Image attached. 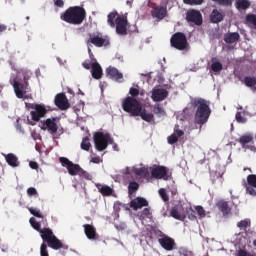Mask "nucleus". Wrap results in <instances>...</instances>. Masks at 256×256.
<instances>
[{
	"mask_svg": "<svg viewBox=\"0 0 256 256\" xmlns=\"http://www.w3.org/2000/svg\"><path fill=\"white\" fill-rule=\"evenodd\" d=\"M211 69L214 73H219V71L223 70V64L221 62H212Z\"/></svg>",
	"mask_w": 256,
	"mask_h": 256,
	"instance_id": "obj_42",
	"label": "nucleus"
},
{
	"mask_svg": "<svg viewBox=\"0 0 256 256\" xmlns=\"http://www.w3.org/2000/svg\"><path fill=\"white\" fill-rule=\"evenodd\" d=\"M129 94L131 95L129 97L136 99V97H138L139 95H143V92H139V89L131 87L129 90Z\"/></svg>",
	"mask_w": 256,
	"mask_h": 256,
	"instance_id": "obj_46",
	"label": "nucleus"
},
{
	"mask_svg": "<svg viewBox=\"0 0 256 256\" xmlns=\"http://www.w3.org/2000/svg\"><path fill=\"white\" fill-rule=\"evenodd\" d=\"M5 31H7V25L0 24V33H5Z\"/></svg>",
	"mask_w": 256,
	"mask_h": 256,
	"instance_id": "obj_62",
	"label": "nucleus"
},
{
	"mask_svg": "<svg viewBox=\"0 0 256 256\" xmlns=\"http://www.w3.org/2000/svg\"><path fill=\"white\" fill-rule=\"evenodd\" d=\"M90 163H95L96 165H99V163H101V158L93 157L91 158Z\"/></svg>",
	"mask_w": 256,
	"mask_h": 256,
	"instance_id": "obj_59",
	"label": "nucleus"
},
{
	"mask_svg": "<svg viewBox=\"0 0 256 256\" xmlns=\"http://www.w3.org/2000/svg\"><path fill=\"white\" fill-rule=\"evenodd\" d=\"M158 193L164 202L167 203V201H169V195L167 194V191L164 188H160Z\"/></svg>",
	"mask_w": 256,
	"mask_h": 256,
	"instance_id": "obj_45",
	"label": "nucleus"
},
{
	"mask_svg": "<svg viewBox=\"0 0 256 256\" xmlns=\"http://www.w3.org/2000/svg\"><path fill=\"white\" fill-rule=\"evenodd\" d=\"M236 121L238 123H245L247 120L245 119V117H243V115H241V112H237L236 113Z\"/></svg>",
	"mask_w": 256,
	"mask_h": 256,
	"instance_id": "obj_54",
	"label": "nucleus"
},
{
	"mask_svg": "<svg viewBox=\"0 0 256 256\" xmlns=\"http://www.w3.org/2000/svg\"><path fill=\"white\" fill-rule=\"evenodd\" d=\"M235 7L237 10L241 11H247L251 7V1L249 0H237L235 2Z\"/></svg>",
	"mask_w": 256,
	"mask_h": 256,
	"instance_id": "obj_31",
	"label": "nucleus"
},
{
	"mask_svg": "<svg viewBox=\"0 0 256 256\" xmlns=\"http://www.w3.org/2000/svg\"><path fill=\"white\" fill-rule=\"evenodd\" d=\"M106 143H107V147H109V145H113L114 140L113 138H111V135L109 133H106Z\"/></svg>",
	"mask_w": 256,
	"mask_h": 256,
	"instance_id": "obj_56",
	"label": "nucleus"
},
{
	"mask_svg": "<svg viewBox=\"0 0 256 256\" xmlns=\"http://www.w3.org/2000/svg\"><path fill=\"white\" fill-rule=\"evenodd\" d=\"M30 225L35 229V231H38L40 233L41 239L46 231H49L51 228H41V223L37 222V219L34 217L30 218Z\"/></svg>",
	"mask_w": 256,
	"mask_h": 256,
	"instance_id": "obj_27",
	"label": "nucleus"
},
{
	"mask_svg": "<svg viewBox=\"0 0 256 256\" xmlns=\"http://www.w3.org/2000/svg\"><path fill=\"white\" fill-rule=\"evenodd\" d=\"M106 76L117 83H123V73L119 72V70L115 67H108L106 69Z\"/></svg>",
	"mask_w": 256,
	"mask_h": 256,
	"instance_id": "obj_19",
	"label": "nucleus"
},
{
	"mask_svg": "<svg viewBox=\"0 0 256 256\" xmlns=\"http://www.w3.org/2000/svg\"><path fill=\"white\" fill-rule=\"evenodd\" d=\"M171 47L178 51H185L189 47L187 36L183 32H176L170 38Z\"/></svg>",
	"mask_w": 256,
	"mask_h": 256,
	"instance_id": "obj_8",
	"label": "nucleus"
},
{
	"mask_svg": "<svg viewBox=\"0 0 256 256\" xmlns=\"http://www.w3.org/2000/svg\"><path fill=\"white\" fill-rule=\"evenodd\" d=\"M247 184L249 187H254L256 189V174H249L247 176Z\"/></svg>",
	"mask_w": 256,
	"mask_h": 256,
	"instance_id": "obj_41",
	"label": "nucleus"
},
{
	"mask_svg": "<svg viewBox=\"0 0 256 256\" xmlns=\"http://www.w3.org/2000/svg\"><path fill=\"white\" fill-rule=\"evenodd\" d=\"M29 165H30L31 169H39V164H37V162L31 161L29 163Z\"/></svg>",
	"mask_w": 256,
	"mask_h": 256,
	"instance_id": "obj_60",
	"label": "nucleus"
},
{
	"mask_svg": "<svg viewBox=\"0 0 256 256\" xmlns=\"http://www.w3.org/2000/svg\"><path fill=\"white\" fill-rule=\"evenodd\" d=\"M142 108L143 106H141V102L137 98L127 96L122 102L123 111L129 113L131 117H139Z\"/></svg>",
	"mask_w": 256,
	"mask_h": 256,
	"instance_id": "obj_6",
	"label": "nucleus"
},
{
	"mask_svg": "<svg viewBox=\"0 0 256 256\" xmlns=\"http://www.w3.org/2000/svg\"><path fill=\"white\" fill-rule=\"evenodd\" d=\"M193 106L197 107L194 123L196 125H205L207 121H209V117H211V108L205 99L199 98L194 100Z\"/></svg>",
	"mask_w": 256,
	"mask_h": 256,
	"instance_id": "obj_4",
	"label": "nucleus"
},
{
	"mask_svg": "<svg viewBox=\"0 0 256 256\" xmlns=\"http://www.w3.org/2000/svg\"><path fill=\"white\" fill-rule=\"evenodd\" d=\"M86 43L88 47H91L92 45H94L95 47H108V45H110L109 37H103V34L99 32L89 34V38Z\"/></svg>",
	"mask_w": 256,
	"mask_h": 256,
	"instance_id": "obj_9",
	"label": "nucleus"
},
{
	"mask_svg": "<svg viewBox=\"0 0 256 256\" xmlns=\"http://www.w3.org/2000/svg\"><path fill=\"white\" fill-rule=\"evenodd\" d=\"M225 19V14L219 12V10L214 9L210 15L211 23H221Z\"/></svg>",
	"mask_w": 256,
	"mask_h": 256,
	"instance_id": "obj_29",
	"label": "nucleus"
},
{
	"mask_svg": "<svg viewBox=\"0 0 256 256\" xmlns=\"http://www.w3.org/2000/svg\"><path fill=\"white\" fill-rule=\"evenodd\" d=\"M253 246L256 247V239L253 241Z\"/></svg>",
	"mask_w": 256,
	"mask_h": 256,
	"instance_id": "obj_64",
	"label": "nucleus"
},
{
	"mask_svg": "<svg viewBox=\"0 0 256 256\" xmlns=\"http://www.w3.org/2000/svg\"><path fill=\"white\" fill-rule=\"evenodd\" d=\"M151 208H144L140 213V219H151Z\"/></svg>",
	"mask_w": 256,
	"mask_h": 256,
	"instance_id": "obj_40",
	"label": "nucleus"
},
{
	"mask_svg": "<svg viewBox=\"0 0 256 256\" xmlns=\"http://www.w3.org/2000/svg\"><path fill=\"white\" fill-rule=\"evenodd\" d=\"M31 75H33L31 71L23 70L18 74L17 78L10 80V83L14 88V93L18 99H23L28 91H30L29 79H31Z\"/></svg>",
	"mask_w": 256,
	"mask_h": 256,
	"instance_id": "obj_3",
	"label": "nucleus"
},
{
	"mask_svg": "<svg viewBox=\"0 0 256 256\" xmlns=\"http://www.w3.org/2000/svg\"><path fill=\"white\" fill-rule=\"evenodd\" d=\"M31 213V215H34V217H37L38 219H43V214H41V210L37 208H29L28 209Z\"/></svg>",
	"mask_w": 256,
	"mask_h": 256,
	"instance_id": "obj_44",
	"label": "nucleus"
},
{
	"mask_svg": "<svg viewBox=\"0 0 256 256\" xmlns=\"http://www.w3.org/2000/svg\"><path fill=\"white\" fill-rule=\"evenodd\" d=\"M169 97V91L165 88L154 87L151 91V99L154 103L165 101Z\"/></svg>",
	"mask_w": 256,
	"mask_h": 256,
	"instance_id": "obj_13",
	"label": "nucleus"
},
{
	"mask_svg": "<svg viewBox=\"0 0 256 256\" xmlns=\"http://www.w3.org/2000/svg\"><path fill=\"white\" fill-rule=\"evenodd\" d=\"M82 67H84V69L89 70V69H91V63H89V62H84V63H82Z\"/></svg>",
	"mask_w": 256,
	"mask_h": 256,
	"instance_id": "obj_61",
	"label": "nucleus"
},
{
	"mask_svg": "<svg viewBox=\"0 0 256 256\" xmlns=\"http://www.w3.org/2000/svg\"><path fill=\"white\" fill-rule=\"evenodd\" d=\"M60 19L69 25H81L87 19V12L81 6H70L60 14Z\"/></svg>",
	"mask_w": 256,
	"mask_h": 256,
	"instance_id": "obj_1",
	"label": "nucleus"
},
{
	"mask_svg": "<svg viewBox=\"0 0 256 256\" xmlns=\"http://www.w3.org/2000/svg\"><path fill=\"white\" fill-rule=\"evenodd\" d=\"M183 3L185 5H203L205 3V0H183Z\"/></svg>",
	"mask_w": 256,
	"mask_h": 256,
	"instance_id": "obj_43",
	"label": "nucleus"
},
{
	"mask_svg": "<svg viewBox=\"0 0 256 256\" xmlns=\"http://www.w3.org/2000/svg\"><path fill=\"white\" fill-rule=\"evenodd\" d=\"M246 193H247L248 195H251L252 197H256V188L253 187V186H248V187L246 188Z\"/></svg>",
	"mask_w": 256,
	"mask_h": 256,
	"instance_id": "obj_52",
	"label": "nucleus"
},
{
	"mask_svg": "<svg viewBox=\"0 0 256 256\" xmlns=\"http://www.w3.org/2000/svg\"><path fill=\"white\" fill-rule=\"evenodd\" d=\"M94 144L97 151H105L107 149V139L103 132H96L94 134Z\"/></svg>",
	"mask_w": 256,
	"mask_h": 256,
	"instance_id": "obj_14",
	"label": "nucleus"
},
{
	"mask_svg": "<svg viewBox=\"0 0 256 256\" xmlns=\"http://www.w3.org/2000/svg\"><path fill=\"white\" fill-rule=\"evenodd\" d=\"M151 175L153 179H163V181H169L171 179V172H169V168L161 165H155L151 169Z\"/></svg>",
	"mask_w": 256,
	"mask_h": 256,
	"instance_id": "obj_10",
	"label": "nucleus"
},
{
	"mask_svg": "<svg viewBox=\"0 0 256 256\" xmlns=\"http://www.w3.org/2000/svg\"><path fill=\"white\" fill-rule=\"evenodd\" d=\"M59 161L62 167H66L69 175L75 177V175H79L80 177H84V179H89L90 175L87 171L83 170L79 164L73 163L71 160L65 157H60Z\"/></svg>",
	"mask_w": 256,
	"mask_h": 256,
	"instance_id": "obj_5",
	"label": "nucleus"
},
{
	"mask_svg": "<svg viewBox=\"0 0 256 256\" xmlns=\"http://www.w3.org/2000/svg\"><path fill=\"white\" fill-rule=\"evenodd\" d=\"M135 175L138 177H147L149 175V169L142 167V168H137L134 170Z\"/></svg>",
	"mask_w": 256,
	"mask_h": 256,
	"instance_id": "obj_37",
	"label": "nucleus"
},
{
	"mask_svg": "<svg viewBox=\"0 0 256 256\" xmlns=\"http://www.w3.org/2000/svg\"><path fill=\"white\" fill-rule=\"evenodd\" d=\"M42 240L44 243H47L48 247L54 249V251H58V249H69L68 245L63 244L57 236L53 233V230H46L44 234H42Z\"/></svg>",
	"mask_w": 256,
	"mask_h": 256,
	"instance_id": "obj_7",
	"label": "nucleus"
},
{
	"mask_svg": "<svg viewBox=\"0 0 256 256\" xmlns=\"http://www.w3.org/2000/svg\"><path fill=\"white\" fill-rule=\"evenodd\" d=\"M237 227L238 229H240L241 231H247L248 227H251V220L250 219H244L242 221H239L237 223Z\"/></svg>",
	"mask_w": 256,
	"mask_h": 256,
	"instance_id": "obj_34",
	"label": "nucleus"
},
{
	"mask_svg": "<svg viewBox=\"0 0 256 256\" xmlns=\"http://www.w3.org/2000/svg\"><path fill=\"white\" fill-rule=\"evenodd\" d=\"M151 16L154 19H159L163 21L167 17V6H156L151 10Z\"/></svg>",
	"mask_w": 256,
	"mask_h": 256,
	"instance_id": "obj_21",
	"label": "nucleus"
},
{
	"mask_svg": "<svg viewBox=\"0 0 256 256\" xmlns=\"http://www.w3.org/2000/svg\"><path fill=\"white\" fill-rule=\"evenodd\" d=\"M96 189H98L103 197H111L115 193V190L113 188L105 184H96Z\"/></svg>",
	"mask_w": 256,
	"mask_h": 256,
	"instance_id": "obj_24",
	"label": "nucleus"
},
{
	"mask_svg": "<svg viewBox=\"0 0 256 256\" xmlns=\"http://www.w3.org/2000/svg\"><path fill=\"white\" fill-rule=\"evenodd\" d=\"M80 147L83 151H89L91 149V142H89V137H84L80 144Z\"/></svg>",
	"mask_w": 256,
	"mask_h": 256,
	"instance_id": "obj_36",
	"label": "nucleus"
},
{
	"mask_svg": "<svg viewBox=\"0 0 256 256\" xmlns=\"http://www.w3.org/2000/svg\"><path fill=\"white\" fill-rule=\"evenodd\" d=\"M177 141H179V138L177 137L176 134H172L168 137V143L169 145H175V143H177Z\"/></svg>",
	"mask_w": 256,
	"mask_h": 256,
	"instance_id": "obj_51",
	"label": "nucleus"
},
{
	"mask_svg": "<svg viewBox=\"0 0 256 256\" xmlns=\"http://www.w3.org/2000/svg\"><path fill=\"white\" fill-rule=\"evenodd\" d=\"M170 215L173 217V219H177L178 221H185L187 218L182 205L174 206L170 211Z\"/></svg>",
	"mask_w": 256,
	"mask_h": 256,
	"instance_id": "obj_22",
	"label": "nucleus"
},
{
	"mask_svg": "<svg viewBox=\"0 0 256 256\" xmlns=\"http://www.w3.org/2000/svg\"><path fill=\"white\" fill-rule=\"evenodd\" d=\"M130 207L133 211H139L143 207H149V202L143 197H136L130 201Z\"/></svg>",
	"mask_w": 256,
	"mask_h": 256,
	"instance_id": "obj_20",
	"label": "nucleus"
},
{
	"mask_svg": "<svg viewBox=\"0 0 256 256\" xmlns=\"http://www.w3.org/2000/svg\"><path fill=\"white\" fill-rule=\"evenodd\" d=\"M54 4L56 7H60V8L65 6V2H63V0H56Z\"/></svg>",
	"mask_w": 256,
	"mask_h": 256,
	"instance_id": "obj_58",
	"label": "nucleus"
},
{
	"mask_svg": "<svg viewBox=\"0 0 256 256\" xmlns=\"http://www.w3.org/2000/svg\"><path fill=\"white\" fill-rule=\"evenodd\" d=\"M243 83L246 85V87H250L252 91H256V77L246 76L244 77Z\"/></svg>",
	"mask_w": 256,
	"mask_h": 256,
	"instance_id": "obj_32",
	"label": "nucleus"
},
{
	"mask_svg": "<svg viewBox=\"0 0 256 256\" xmlns=\"http://www.w3.org/2000/svg\"><path fill=\"white\" fill-rule=\"evenodd\" d=\"M196 211L201 219H203V217H206V215H207L205 213V209L203 208V206H196Z\"/></svg>",
	"mask_w": 256,
	"mask_h": 256,
	"instance_id": "obj_50",
	"label": "nucleus"
},
{
	"mask_svg": "<svg viewBox=\"0 0 256 256\" xmlns=\"http://www.w3.org/2000/svg\"><path fill=\"white\" fill-rule=\"evenodd\" d=\"M239 143L243 149H247L249 147V143H253V136L243 135L239 138Z\"/></svg>",
	"mask_w": 256,
	"mask_h": 256,
	"instance_id": "obj_33",
	"label": "nucleus"
},
{
	"mask_svg": "<svg viewBox=\"0 0 256 256\" xmlns=\"http://www.w3.org/2000/svg\"><path fill=\"white\" fill-rule=\"evenodd\" d=\"M107 23L112 29L116 28L117 35L121 37L127 35V28L129 27L127 13L121 15L117 10H114L107 15Z\"/></svg>",
	"mask_w": 256,
	"mask_h": 256,
	"instance_id": "obj_2",
	"label": "nucleus"
},
{
	"mask_svg": "<svg viewBox=\"0 0 256 256\" xmlns=\"http://www.w3.org/2000/svg\"><path fill=\"white\" fill-rule=\"evenodd\" d=\"M84 233L90 241H95L97 239V229H95V226L91 224H84Z\"/></svg>",
	"mask_w": 256,
	"mask_h": 256,
	"instance_id": "obj_23",
	"label": "nucleus"
},
{
	"mask_svg": "<svg viewBox=\"0 0 256 256\" xmlns=\"http://www.w3.org/2000/svg\"><path fill=\"white\" fill-rule=\"evenodd\" d=\"M186 215L190 221H195V219H197V213L191 207L186 208Z\"/></svg>",
	"mask_w": 256,
	"mask_h": 256,
	"instance_id": "obj_38",
	"label": "nucleus"
},
{
	"mask_svg": "<svg viewBox=\"0 0 256 256\" xmlns=\"http://www.w3.org/2000/svg\"><path fill=\"white\" fill-rule=\"evenodd\" d=\"M40 256H49V251H47V244L45 242L40 246Z\"/></svg>",
	"mask_w": 256,
	"mask_h": 256,
	"instance_id": "obj_48",
	"label": "nucleus"
},
{
	"mask_svg": "<svg viewBox=\"0 0 256 256\" xmlns=\"http://www.w3.org/2000/svg\"><path fill=\"white\" fill-rule=\"evenodd\" d=\"M154 113L155 115H165V109L161 107V104H155Z\"/></svg>",
	"mask_w": 256,
	"mask_h": 256,
	"instance_id": "obj_47",
	"label": "nucleus"
},
{
	"mask_svg": "<svg viewBox=\"0 0 256 256\" xmlns=\"http://www.w3.org/2000/svg\"><path fill=\"white\" fill-rule=\"evenodd\" d=\"M55 106L60 108L61 111H65L71 107V104H69V100L67 99V96L63 93H59L55 96L54 99Z\"/></svg>",
	"mask_w": 256,
	"mask_h": 256,
	"instance_id": "obj_17",
	"label": "nucleus"
},
{
	"mask_svg": "<svg viewBox=\"0 0 256 256\" xmlns=\"http://www.w3.org/2000/svg\"><path fill=\"white\" fill-rule=\"evenodd\" d=\"M115 229H117V231H125L127 229V224H125V222L115 224Z\"/></svg>",
	"mask_w": 256,
	"mask_h": 256,
	"instance_id": "obj_53",
	"label": "nucleus"
},
{
	"mask_svg": "<svg viewBox=\"0 0 256 256\" xmlns=\"http://www.w3.org/2000/svg\"><path fill=\"white\" fill-rule=\"evenodd\" d=\"M91 69L93 79L99 80L103 77V68H101V64L94 62L91 64Z\"/></svg>",
	"mask_w": 256,
	"mask_h": 256,
	"instance_id": "obj_25",
	"label": "nucleus"
},
{
	"mask_svg": "<svg viewBox=\"0 0 256 256\" xmlns=\"http://www.w3.org/2000/svg\"><path fill=\"white\" fill-rule=\"evenodd\" d=\"M158 243L163 249H165V251H173V249L177 247L175 239L169 237L167 234H164L163 232H160V235L158 237Z\"/></svg>",
	"mask_w": 256,
	"mask_h": 256,
	"instance_id": "obj_11",
	"label": "nucleus"
},
{
	"mask_svg": "<svg viewBox=\"0 0 256 256\" xmlns=\"http://www.w3.org/2000/svg\"><path fill=\"white\" fill-rule=\"evenodd\" d=\"M174 135H176V137H183V135H185V132H183V130H179V129H176L174 131Z\"/></svg>",
	"mask_w": 256,
	"mask_h": 256,
	"instance_id": "obj_57",
	"label": "nucleus"
},
{
	"mask_svg": "<svg viewBox=\"0 0 256 256\" xmlns=\"http://www.w3.org/2000/svg\"><path fill=\"white\" fill-rule=\"evenodd\" d=\"M241 39V36L237 32H231L224 35V41L227 45L237 43Z\"/></svg>",
	"mask_w": 256,
	"mask_h": 256,
	"instance_id": "obj_28",
	"label": "nucleus"
},
{
	"mask_svg": "<svg viewBox=\"0 0 256 256\" xmlns=\"http://www.w3.org/2000/svg\"><path fill=\"white\" fill-rule=\"evenodd\" d=\"M237 256H256L255 254H251L247 252V250H239Z\"/></svg>",
	"mask_w": 256,
	"mask_h": 256,
	"instance_id": "obj_55",
	"label": "nucleus"
},
{
	"mask_svg": "<svg viewBox=\"0 0 256 256\" xmlns=\"http://www.w3.org/2000/svg\"><path fill=\"white\" fill-rule=\"evenodd\" d=\"M220 7H233V0H214Z\"/></svg>",
	"mask_w": 256,
	"mask_h": 256,
	"instance_id": "obj_39",
	"label": "nucleus"
},
{
	"mask_svg": "<svg viewBox=\"0 0 256 256\" xmlns=\"http://www.w3.org/2000/svg\"><path fill=\"white\" fill-rule=\"evenodd\" d=\"M126 5H131V1H126Z\"/></svg>",
	"mask_w": 256,
	"mask_h": 256,
	"instance_id": "obj_63",
	"label": "nucleus"
},
{
	"mask_svg": "<svg viewBox=\"0 0 256 256\" xmlns=\"http://www.w3.org/2000/svg\"><path fill=\"white\" fill-rule=\"evenodd\" d=\"M139 191V183L132 181L128 185V195L131 197L134 193H137Z\"/></svg>",
	"mask_w": 256,
	"mask_h": 256,
	"instance_id": "obj_35",
	"label": "nucleus"
},
{
	"mask_svg": "<svg viewBox=\"0 0 256 256\" xmlns=\"http://www.w3.org/2000/svg\"><path fill=\"white\" fill-rule=\"evenodd\" d=\"M138 117H141L146 123H153L155 121V116L152 113H147V110L143 108H141Z\"/></svg>",
	"mask_w": 256,
	"mask_h": 256,
	"instance_id": "obj_30",
	"label": "nucleus"
},
{
	"mask_svg": "<svg viewBox=\"0 0 256 256\" xmlns=\"http://www.w3.org/2000/svg\"><path fill=\"white\" fill-rule=\"evenodd\" d=\"M186 21L194 25H203V15L198 10H190L186 13Z\"/></svg>",
	"mask_w": 256,
	"mask_h": 256,
	"instance_id": "obj_15",
	"label": "nucleus"
},
{
	"mask_svg": "<svg viewBox=\"0 0 256 256\" xmlns=\"http://www.w3.org/2000/svg\"><path fill=\"white\" fill-rule=\"evenodd\" d=\"M2 155H3V157H5L6 163L10 167H19L20 162H19V158L17 157V155H15L13 153L2 154Z\"/></svg>",
	"mask_w": 256,
	"mask_h": 256,
	"instance_id": "obj_26",
	"label": "nucleus"
},
{
	"mask_svg": "<svg viewBox=\"0 0 256 256\" xmlns=\"http://www.w3.org/2000/svg\"><path fill=\"white\" fill-rule=\"evenodd\" d=\"M216 207L224 217H227V215H231V211H233V208L231 207V205H229V201L224 199L218 200L216 202Z\"/></svg>",
	"mask_w": 256,
	"mask_h": 256,
	"instance_id": "obj_18",
	"label": "nucleus"
},
{
	"mask_svg": "<svg viewBox=\"0 0 256 256\" xmlns=\"http://www.w3.org/2000/svg\"><path fill=\"white\" fill-rule=\"evenodd\" d=\"M32 109L35 110L30 112L32 121H41V118L47 115V108L41 104L32 105Z\"/></svg>",
	"mask_w": 256,
	"mask_h": 256,
	"instance_id": "obj_16",
	"label": "nucleus"
},
{
	"mask_svg": "<svg viewBox=\"0 0 256 256\" xmlns=\"http://www.w3.org/2000/svg\"><path fill=\"white\" fill-rule=\"evenodd\" d=\"M27 195L29 197H33V196L39 197V193L37 192V189H35L33 187H30V188L27 189Z\"/></svg>",
	"mask_w": 256,
	"mask_h": 256,
	"instance_id": "obj_49",
	"label": "nucleus"
},
{
	"mask_svg": "<svg viewBox=\"0 0 256 256\" xmlns=\"http://www.w3.org/2000/svg\"><path fill=\"white\" fill-rule=\"evenodd\" d=\"M58 119L55 117L47 118L45 121L42 122V131H48L50 135H55L57 131H59V125H57Z\"/></svg>",
	"mask_w": 256,
	"mask_h": 256,
	"instance_id": "obj_12",
	"label": "nucleus"
}]
</instances>
